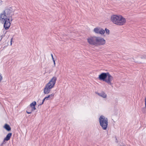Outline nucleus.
<instances>
[{
  "label": "nucleus",
  "mask_w": 146,
  "mask_h": 146,
  "mask_svg": "<svg viewBox=\"0 0 146 146\" xmlns=\"http://www.w3.org/2000/svg\"><path fill=\"white\" fill-rule=\"evenodd\" d=\"M98 79L101 81L105 82L108 85H111L113 78L109 73H102L99 75Z\"/></svg>",
  "instance_id": "3"
},
{
  "label": "nucleus",
  "mask_w": 146,
  "mask_h": 146,
  "mask_svg": "<svg viewBox=\"0 0 146 146\" xmlns=\"http://www.w3.org/2000/svg\"><path fill=\"white\" fill-rule=\"evenodd\" d=\"M12 135V133H8L7 135L6 136V137H5L4 139V141H8L10 139V138L11 137Z\"/></svg>",
  "instance_id": "12"
},
{
  "label": "nucleus",
  "mask_w": 146,
  "mask_h": 146,
  "mask_svg": "<svg viewBox=\"0 0 146 146\" xmlns=\"http://www.w3.org/2000/svg\"><path fill=\"white\" fill-rule=\"evenodd\" d=\"M29 108H28V109L26 111H28L29 112H30L31 111V110H29Z\"/></svg>",
  "instance_id": "19"
},
{
  "label": "nucleus",
  "mask_w": 146,
  "mask_h": 146,
  "mask_svg": "<svg viewBox=\"0 0 146 146\" xmlns=\"http://www.w3.org/2000/svg\"><path fill=\"white\" fill-rule=\"evenodd\" d=\"M93 31L96 34H100L104 36L108 35L110 34V31L108 29L106 28L105 30H104L103 28L99 27L95 28L93 30Z\"/></svg>",
  "instance_id": "5"
},
{
  "label": "nucleus",
  "mask_w": 146,
  "mask_h": 146,
  "mask_svg": "<svg viewBox=\"0 0 146 146\" xmlns=\"http://www.w3.org/2000/svg\"><path fill=\"white\" fill-rule=\"evenodd\" d=\"M36 103L35 101H34L31 103L29 105V108H31V111L29 112L28 111H26V112L28 114H31L32 113V111H34L36 109L35 106L36 105Z\"/></svg>",
  "instance_id": "9"
},
{
  "label": "nucleus",
  "mask_w": 146,
  "mask_h": 146,
  "mask_svg": "<svg viewBox=\"0 0 146 146\" xmlns=\"http://www.w3.org/2000/svg\"><path fill=\"white\" fill-rule=\"evenodd\" d=\"M110 21L113 23L117 25L122 26L126 22V19L120 15H113L111 16Z\"/></svg>",
  "instance_id": "2"
},
{
  "label": "nucleus",
  "mask_w": 146,
  "mask_h": 146,
  "mask_svg": "<svg viewBox=\"0 0 146 146\" xmlns=\"http://www.w3.org/2000/svg\"><path fill=\"white\" fill-rule=\"evenodd\" d=\"M88 42L90 45H96V36L90 37L87 39Z\"/></svg>",
  "instance_id": "8"
},
{
  "label": "nucleus",
  "mask_w": 146,
  "mask_h": 146,
  "mask_svg": "<svg viewBox=\"0 0 146 146\" xmlns=\"http://www.w3.org/2000/svg\"><path fill=\"white\" fill-rule=\"evenodd\" d=\"M3 76L1 73L0 72V83L1 82Z\"/></svg>",
  "instance_id": "14"
},
{
  "label": "nucleus",
  "mask_w": 146,
  "mask_h": 146,
  "mask_svg": "<svg viewBox=\"0 0 146 146\" xmlns=\"http://www.w3.org/2000/svg\"><path fill=\"white\" fill-rule=\"evenodd\" d=\"M12 39H11V45H12Z\"/></svg>",
  "instance_id": "20"
},
{
  "label": "nucleus",
  "mask_w": 146,
  "mask_h": 146,
  "mask_svg": "<svg viewBox=\"0 0 146 146\" xmlns=\"http://www.w3.org/2000/svg\"><path fill=\"white\" fill-rule=\"evenodd\" d=\"M135 62L138 63H141V62L139 60H136L135 61Z\"/></svg>",
  "instance_id": "15"
},
{
  "label": "nucleus",
  "mask_w": 146,
  "mask_h": 146,
  "mask_svg": "<svg viewBox=\"0 0 146 146\" xmlns=\"http://www.w3.org/2000/svg\"><path fill=\"white\" fill-rule=\"evenodd\" d=\"M140 58L141 59L144 58H145V57L144 56H141Z\"/></svg>",
  "instance_id": "16"
},
{
  "label": "nucleus",
  "mask_w": 146,
  "mask_h": 146,
  "mask_svg": "<svg viewBox=\"0 0 146 146\" xmlns=\"http://www.w3.org/2000/svg\"><path fill=\"white\" fill-rule=\"evenodd\" d=\"M4 128L7 131H9L11 130V128L10 127V126L7 124H5L4 126Z\"/></svg>",
  "instance_id": "13"
},
{
  "label": "nucleus",
  "mask_w": 146,
  "mask_h": 146,
  "mask_svg": "<svg viewBox=\"0 0 146 146\" xmlns=\"http://www.w3.org/2000/svg\"><path fill=\"white\" fill-rule=\"evenodd\" d=\"M56 79V77H53L46 84L43 90L44 94H47L50 92L51 89L54 87L55 85Z\"/></svg>",
  "instance_id": "4"
},
{
  "label": "nucleus",
  "mask_w": 146,
  "mask_h": 146,
  "mask_svg": "<svg viewBox=\"0 0 146 146\" xmlns=\"http://www.w3.org/2000/svg\"><path fill=\"white\" fill-rule=\"evenodd\" d=\"M96 94L104 98H106L107 97V94L104 92H102L100 93L96 92Z\"/></svg>",
  "instance_id": "10"
},
{
  "label": "nucleus",
  "mask_w": 146,
  "mask_h": 146,
  "mask_svg": "<svg viewBox=\"0 0 146 146\" xmlns=\"http://www.w3.org/2000/svg\"><path fill=\"white\" fill-rule=\"evenodd\" d=\"M1 3V2H0V4Z\"/></svg>",
  "instance_id": "21"
},
{
  "label": "nucleus",
  "mask_w": 146,
  "mask_h": 146,
  "mask_svg": "<svg viewBox=\"0 0 146 146\" xmlns=\"http://www.w3.org/2000/svg\"><path fill=\"white\" fill-rule=\"evenodd\" d=\"M53 63H54V66H55L56 65V63L55 62V60H53Z\"/></svg>",
  "instance_id": "18"
},
{
  "label": "nucleus",
  "mask_w": 146,
  "mask_h": 146,
  "mask_svg": "<svg viewBox=\"0 0 146 146\" xmlns=\"http://www.w3.org/2000/svg\"><path fill=\"white\" fill-rule=\"evenodd\" d=\"M51 57H52V60H54V58L53 57V56L52 54H51Z\"/></svg>",
  "instance_id": "17"
},
{
  "label": "nucleus",
  "mask_w": 146,
  "mask_h": 146,
  "mask_svg": "<svg viewBox=\"0 0 146 146\" xmlns=\"http://www.w3.org/2000/svg\"><path fill=\"white\" fill-rule=\"evenodd\" d=\"M12 13L11 8H7L0 14V22L4 23V27L6 30L9 28L12 21Z\"/></svg>",
  "instance_id": "1"
},
{
  "label": "nucleus",
  "mask_w": 146,
  "mask_h": 146,
  "mask_svg": "<svg viewBox=\"0 0 146 146\" xmlns=\"http://www.w3.org/2000/svg\"><path fill=\"white\" fill-rule=\"evenodd\" d=\"M105 40L102 37L96 36V45L100 46L104 45L106 44Z\"/></svg>",
  "instance_id": "7"
},
{
  "label": "nucleus",
  "mask_w": 146,
  "mask_h": 146,
  "mask_svg": "<svg viewBox=\"0 0 146 146\" xmlns=\"http://www.w3.org/2000/svg\"><path fill=\"white\" fill-rule=\"evenodd\" d=\"M99 121L100 125L102 129L104 130H106L108 124V118L104 116L101 115L99 118Z\"/></svg>",
  "instance_id": "6"
},
{
  "label": "nucleus",
  "mask_w": 146,
  "mask_h": 146,
  "mask_svg": "<svg viewBox=\"0 0 146 146\" xmlns=\"http://www.w3.org/2000/svg\"><path fill=\"white\" fill-rule=\"evenodd\" d=\"M54 96V94H51L48 95L47 97H45L44 98V99L42 100V103L40 105H41L42 104L44 103L45 100H48V98H50V97H53Z\"/></svg>",
  "instance_id": "11"
}]
</instances>
